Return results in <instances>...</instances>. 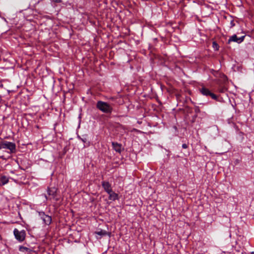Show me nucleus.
<instances>
[{
  "label": "nucleus",
  "mask_w": 254,
  "mask_h": 254,
  "mask_svg": "<svg viewBox=\"0 0 254 254\" xmlns=\"http://www.w3.org/2000/svg\"><path fill=\"white\" fill-rule=\"evenodd\" d=\"M183 148H187L188 146L186 144H183L182 145Z\"/></svg>",
  "instance_id": "18"
},
{
  "label": "nucleus",
  "mask_w": 254,
  "mask_h": 254,
  "mask_svg": "<svg viewBox=\"0 0 254 254\" xmlns=\"http://www.w3.org/2000/svg\"><path fill=\"white\" fill-rule=\"evenodd\" d=\"M245 36H243L241 37L238 38L236 35H233L230 37L228 41V43L230 44L231 42H235L237 43H241L244 41Z\"/></svg>",
  "instance_id": "5"
},
{
  "label": "nucleus",
  "mask_w": 254,
  "mask_h": 254,
  "mask_svg": "<svg viewBox=\"0 0 254 254\" xmlns=\"http://www.w3.org/2000/svg\"><path fill=\"white\" fill-rule=\"evenodd\" d=\"M15 238L19 242H22L24 240L26 236V233L24 230L19 231L15 229L13 231Z\"/></svg>",
  "instance_id": "4"
},
{
  "label": "nucleus",
  "mask_w": 254,
  "mask_h": 254,
  "mask_svg": "<svg viewBox=\"0 0 254 254\" xmlns=\"http://www.w3.org/2000/svg\"><path fill=\"white\" fill-rule=\"evenodd\" d=\"M53 2L56 3H60L62 2V0H52Z\"/></svg>",
  "instance_id": "16"
},
{
  "label": "nucleus",
  "mask_w": 254,
  "mask_h": 254,
  "mask_svg": "<svg viewBox=\"0 0 254 254\" xmlns=\"http://www.w3.org/2000/svg\"><path fill=\"white\" fill-rule=\"evenodd\" d=\"M102 186L104 189L107 192L109 193L112 190L111 189V185L108 182H103L102 183Z\"/></svg>",
  "instance_id": "7"
},
{
  "label": "nucleus",
  "mask_w": 254,
  "mask_h": 254,
  "mask_svg": "<svg viewBox=\"0 0 254 254\" xmlns=\"http://www.w3.org/2000/svg\"><path fill=\"white\" fill-rule=\"evenodd\" d=\"M97 107L104 113H111L112 110V108L109 104L101 101L97 102Z\"/></svg>",
  "instance_id": "1"
},
{
  "label": "nucleus",
  "mask_w": 254,
  "mask_h": 254,
  "mask_svg": "<svg viewBox=\"0 0 254 254\" xmlns=\"http://www.w3.org/2000/svg\"><path fill=\"white\" fill-rule=\"evenodd\" d=\"M109 194V199L112 200H115L118 199V194L113 191L112 190L110 192L108 193Z\"/></svg>",
  "instance_id": "9"
},
{
  "label": "nucleus",
  "mask_w": 254,
  "mask_h": 254,
  "mask_svg": "<svg viewBox=\"0 0 254 254\" xmlns=\"http://www.w3.org/2000/svg\"><path fill=\"white\" fill-rule=\"evenodd\" d=\"M251 254H254V252H252V253H251Z\"/></svg>",
  "instance_id": "21"
},
{
  "label": "nucleus",
  "mask_w": 254,
  "mask_h": 254,
  "mask_svg": "<svg viewBox=\"0 0 254 254\" xmlns=\"http://www.w3.org/2000/svg\"><path fill=\"white\" fill-rule=\"evenodd\" d=\"M43 219V222L47 225L51 223L52 219L51 217L48 215H45L44 213L40 214Z\"/></svg>",
  "instance_id": "6"
},
{
  "label": "nucleus",
  "mask_w": 254,
  "mask_h": 254,
  "mask_svg": "<svg viewBox=\"0 0 254 254\" xmlns=\"http://www.w3.org/2000/svg\"><path fill=\"white\" fill-rule=\"evenodd\" d=\"M213 47L214 48H215L216 50H218V45L215 42H213Z\"/></svg>",
  "instance_id": "15"
},
{
  "label": "nucleus",
  "mask_w": 254,
  "mask_h": 254,
  "mask_svg": "<svg viewBox=\"0 0 254 254\" xmlns=\"http://www.w3.org/2000/svg\"><path fill=\"white\" fill-rule=\"evenodd\" d=\"M112 145L114 149L117 152L120 153L122 151V147L121 145L116 143V142H112Z\"/></svg>",
  "instance_id": "8"
},
{
  "label": "nucleus",
  "mask_w": 254,
  "mask_h": 254,
  "mask_svg": "<svg viewBox=\"0 0 254 254\" xmlns=\"http://www.w3.org/2000/svg\"><path fill=\"white\" fill-rule=\"evenodd\" d=\"M195 111L196 112L198 111V109H195Z\"/></svg>",
  "instance_id": "20"
},
{
  "label": "nucleus",
  "mask_w": 254,
  "mask_h": 254,
  "mask_svg": "<svg viewBox=\"0 0 254 254\" xmlns=\"http://www.w3.org/2000/svg\"><path fill=\"white\" fill-rule=\"evenodd\" d=\"M16 146L15 143L8 141H3L0 143V150L2 149H7L10 152L13 153L15 151Z\"/></svg>",
  "instance_id": "2"
},
{
  "label": "nucleus",
  "mask_w": 254,
  "mask_h": 254,
  "mask_svg": "<svg viewBox=\"0 0 254 254\" xmlns=\"http://www.w3.org/2000/svg\"><path fill=\"white\" fill-rule=\"evenodd\" d=\"M96 233L100 236H104L107 234V232L105 231L101 230L100 231H97Z\"/></svg>",
  "instance_id": "13"
},
{
  "label": "nucleus",
  "mask_w": 254,
  "mask_h": 254,
  "mask_svg": "<svg viewBox=\"0 0 254 254\" xmlns=\"http://www.w3.org/2000/svg\"><path fill=\"white\" fill-rule=\"evenodd\" d=\"M19 249L20 251L23 252H25V251L29 252L30 251V250L29 249H28L26 247H22V246H20L19 247Z\"/></svg>",
  "instance_id": "12"
},
{
  "label": "nucleus",
  "mask_w": 254,
  "mask_h": 254,
  "mask_svg": "<svg viewBox=\"0 0 254 254\" xmlns=\"http://www.w3.org/2000/svg\"><path fill=\"white\" fill-rule=\"evenodd\" d=\"M226 89L225 88H222L220 89V92H224L225 91Z\"/></svg>",
  "instance_id": "17"
},
{
  "label": "nucleus",
  "mask_w": 254,
  "mask_h": 254,
  "mask_svg": "<svg viewBox=\"0 0 254 254\" xmlns=\"http://www.w3.org/2000/svg\"><path fill=\"white\" fill-rule=\"evenodd\" d=\"M0 182L2 185H5L8 182V178L5 176H2L0 178Z\"/></svg>",
  "instance_id": "11"
},
{
  "label": "nucleus",
  "mask_w": 254,
  "mask_h": 254,
  "mask_svg": "<svg viewBox=\"0 0 254 254\" xmlns=\"http://www.w3.org/2000/svg\"><path fill=\"white\" fill-rule=\"evenodd\" d=\"M48 197L47 199H53L55 200H59L57 195V189L55 187H51L48 190Z\"/></svg>",
  "instance_id": "3"
},
{
  "label": "nucleus",
  "mask_w": 254,
  "mask_h": 254,
  "mask_svg": "<svg viewBox=\"0 0 254 254\" xmlns=\"http://www.w3.org/2000/svg\"><path fill=\"white\" fill-rule=\"evenodd\" d=\"M200 91L202 94L205 96H209L211 93V92L208 89L205 87H202L200 89Z\"/></svg>",
  "instance_id": "10"
},
{
  "label": "nucleus",
  "mask_w": 254,
  "mask_h": 254,
  "mask_svg": "<svg viewBox=\"0 0 254 254\" xmlns=\"http://www.w3.org/2000/svg\"><path fill=\"white\" fill-rule=\"evenodd\" d=\"M81 139H82V141H83V142H86V139H83V138H82Z\"/></svg>",
  "instance_id": "19"
},
{
  "label": "nucleus",
  "mask_w": 254,
  "mask_h": 254,
  "mask_svg": "<svg viewBox=\"0 0 254 254\" xmlns=\"http://www.w3.org/2000/svg\"><path fill=\"white\" fill-rule=\"evenodd\" d=\"M209 96H211V98L213 99H216V98H217L216 96L211 92L210 93V94L209 95Z\"/></svg>",
  "instance_id": "14"
}]
</instances>
